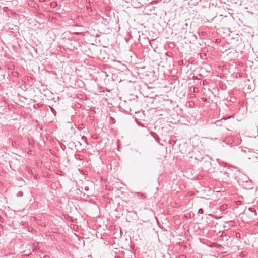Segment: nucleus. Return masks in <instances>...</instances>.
I'll list each match as a JSON object with an SVG mask.
<instances>
[{"label":"nucleus","mask_w":258,"mask_h":258,"mask_svg":"<svg viewBox=\"0 0 258 258\" xmlns=\"http://www.w3.org/2000/svg\"><path fill=\"white\" fill-rule=\"evenodd\" d=\"M172 45H171V46H169V47H171V46H174V43H172Z\"/></svg>","instance_id":"20"},{"label":"nucleus","mask_w":258,"mask_h":258,"mask_svg":"<svg viewBox=\"0 0 258 258\" xmlns=\"http://www.w3.org/2000/svg\"><path fill=\"white\" fill-rule=\"evenodd\" d=\"M256 226H258V222L256 223Z\"/></svg>","instance_id":"22"},{"label":"nucleus","mask_w":258,"mask_h":258,"mask_svg":"<svg viewBox=\"0 0 258 258\" xmlns=\"http://www.w3.org/2000/svg\"><path fill=\"white\" fill-rule=\"evenodd\" d=\"M217 161L218 163V164L222 166L228 167V166H229V164H228L227 163L222 161L221 160H220L219 159H217Z\"/></svg>","instance_id":"3"},{"label":"nucleus","mask_w":258,"mask_h":258,"mask_svg":"<svg viewBox=\"0 0 258 258\" xmlns=\"http://www.w3.org/2000/svg\"><path fill=\"white\" fill-rule=\"evenodd\" d=\"M254 158L255 159V161L258 162V153H256L255 155Z\"/></svg>","instance_id":"13"},{"label":"nucleus","mask_w":258,"mask_h":258,"mask_svg":"<svg viewBox=\"0 0 258 258\" xmlns=\"http://www.w3.org/2000/svg\"><path fill=\"white\" fill-rule=\"evenodd\" d=\"M203 213H204V210L202 208H200L199 209L198 213V214H203Z\"/></svg>","instance_id":"11"},{"label":"nucleus","mask_w":258,"mask_h":258,"mask_svg":"<svg viewBox=\"0 0 258 258\" xmlns=\"http://www.w3.org/2000/svg\"><path fill=\"white\" fill-rule=\"evenodd\" d=\"M74 34L78 36H83L84 33L83 32H75Z\"/></svg>","instance_id":"10"},{"label":"nucleus","mask_w":258,"mask_h":258,"mask_svg":"<svg viewBox=\"0 0 258 258\" xmlns=\"http://www.w3.org/2000/svg\"><path fill=\"white\" fill-rule=\"evenodd\" d=\"M84 190L86 191H88L89 190V188L88 186H85L84 187Z\"/></svg>","instance_id":"14"},{"label":"nucleus","mask_w":258,"mask_h":258,"mask_svg":"<svg viewBox=\"0 0 258 258\" xmlns=\"http://www.w3.org/2000/svg\"><path fill=\"white\" fill-rule=\"evenodd\" d=\"M150 135H151L152 137H153L155 139V141L156 142H157L158 143H160V138L158 137V136L157 135L156 133L151 131L150 132Z\"/></svg>","instance_id":"1"},{"label":"nucleus","mask_w":258,"mask_h":258,"mask_svg":"<svg viewBox=\"0 0 258 258\" xmlns=\"http://www.w3.org/2000/svg\"><path fill=\"white\" fill-rule=\"evenodd\" d=\"M187 26H188L187 23H185V24L182 25V26H181L182 29H181V33L186 32L185 29L187 27Z\"/></svg>","instance_id":"4"},{"label":"nucleus","mask_w":258,"mask_h":258,"mask_svg":"<svg viewBox=\"0 0 258 258\" xmlns=\"http://www.w3.org/2000/svg\"><path fill=\"white\" fill-rule=\"evenodd\" d=\"M76 26H79V27H83V26L80 25H76Z\"/></svg>","instance_id":"18"},{"label":"nucleus","mask_w":258,"mask_h":258,"mask_svg":"<svg viewBox=\"0 0 258 258\" xmlns=\"http://www.w3.org/2000/svg\"><path fill=\"white\" fill-rule=\"evenodd\" d=\"M191 40H192V41L195 42V41H196L197 40L198 37H197V36H196V34H193L192 35V36H191Z\"/></svg>","instance_id":"6"},{"label":"nucleus","mask_w":258,"mask_h":258,"mask_svg":"<svg viewBox=\"0 0 258 258\" xmlns=\"http://www.w3.org/2000/svg\"><path fill=\"white\" fill-rule=\"evenodd\" d=\"M240 236V233H237L236 234V236L238 237V236Z\"/></svg>","instance_id":"16"},{"label":"nucleus","mask_w":258,"mask_h":258,"mask_svg":"<svg viewBox=\"0 0 258 258\" xmlns=\"http://www.w3.org/2000/svg\"><path fill=\"white\" fill-rule=\"evenodd\" d=\"M23 196V192L21 191H19L17 194L16 196L17 197H22Z\"/></svg>","instance_id":"8"},{"label":"nucleus","mask_w":258,"mask_h":258,"mask_svg":"<svg viewBox=\"0 0 258 258\" xmlns=\"http://www.w3.org/2000/svg\"><path fill=\"white\" fill-rule=\"evenodd\" d=\"M212 247H215L216 248H220L222 247V246L219 244L213 243L212 245L211 246Z\"/></svg>","instance_id":"5"},{"label":"nucleus","mask_w":258,"mask_h":258,"mask_svg":"<svg viewBox=\"0 0 258 258\" xmlns=\"http://www.w3.org/2000/svg\"><path fill=\"white\" fill-rule=\"evenodd\" d=\"M172 45H171V46H169V47H171V46H174V43H172Z\"/></svg>","instance_id":"19"},{"label":"nucleus","mask_w":258,"mask_h":258,"mask_svg":"<svg viewBox=\"0 0 258 258\" xmlns=\"http://www.w3.org/2000/svg\"><path fill=\"white\" fill-rule=\"evenodd\" d=\"M137 123L140 126L145 127L144 124L143 123L141 122H138Z\"/></svg>","instance_id":"12"},{"label":"nucleus","mask_w":258,"mask_h":258,"mask_svg":"<svg viewBox=\"0 0 258 258\" xmlns=\"http://www.w3.org/2000/svg\"><path fill=\"white\" fill-rule=\"evenodd\" d=\"M110 119L112 124H114L115 123V119L112 117H110Z\"/></svg>","instance_id":"9"},{"label":"nucleus","mask_w":258,"mask_h":258,"mask_svg":"<svg viewBox=\"0 0 258 258\" xmlns=\"http://www.w3.org/2000/svg\"><path fill=\"white\" fill-rule=\"evenodd\" d=\"M49 107L50 108V109L51 110V111L53 113V114L55 116L56 115V111H55V110L51 106H49Z\"/></svg>","instance_id":"7"},{"label":"nucleus","mask_w":258,"mask_h":258,"mask_svg":"<svg viewBox=\"0 0 258 258\" xmlns=\"http://www.w3.org/2000/svg\"><path fill=\"white\" fill-rule=\"evenodd\" d=\"M237 204H240L241 203V202L240 201H238L236 203Z\"/></svg>","instance_id":"15"},{"label":"nucleus","mask_w":258,"mask_h":258,"mask_svg":"<svg viewBox=\"0 0 258 258\" xmlns=\"http://www.w3.org/2000/svg\"><path fill=\"white\" fill-rule=\"evenodd\" d=\"M248 211H249L250 212H251V215H250L251 216H252V215H253L254 216H257V212L254 208L250 207L248 209Z\"/></svg>","instance_id":"2"},{"label":"nucleus","mask_w":258,"mask_h":258,"mask_svg":"<svg viewBox=\"0 0 258 258\" xmlns=\"http://www.w3.org/2000/svg\"><path fill=\"white\" fill-rule=\"evenodd\" d=\"M240 236V233H237L236 234V236L238 237V236Z\"/></svg>","instance_id":"17"},{"label":"nucleus","mask_w":258,"mask_h":258,"mask_svg":"<svg viewBox=\"0 0 258 258\" xmlns=\"http://www.w3.org/2000/svg\"><path fill=\"white\" fill-rule=\"evenodd\" d=\"M172 45H171V46H169V47H171V46H174V43H172Z\"/></svg>","instance_id":"21"}]
</instances>
